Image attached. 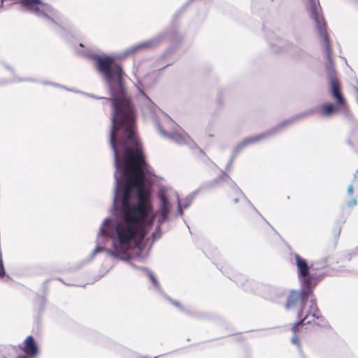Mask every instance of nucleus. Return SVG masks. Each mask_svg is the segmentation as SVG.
I'll list each match as a JSON object with an SVG mask.
<instances>
[{
    "mask_svg": "<svg viewBox=\"0 0 358 358\" xmlns=\"http://www.w3.org/2000/svg\"><path fill=\"white\" fill-rule=\"evenodd\" d=\"M313 288L306 287V290L290 291L287 298L285 308L287 310L296 309L297 317L302 318L304 315V306L308 301L309 296L313 294Z\"/></svg>",
    "mask_w": 358,
    "mask_h": 358,
    "instance_id": "f03ea898",
    "label": "nucleus"
},
{
    "mask_svg": "<svg viewBox=\"0 0 358 358\" xmlns=\"http://www.w3.org/2000/svg\"><path fill=\"white\" fill-rule=\"evenodd\" d=\"M292 343L294 345H296L299 350H301V343L299 340V337L297 335H294V336L292 338Z\"/></svg>",
    "mask_w": 358,
    "mask_h": 358,
    "instance_id": "9b49d317",
    "label": "nucleus"
},
{
    "mask_svg": "<svg viewBox=\"0 0 358 358\" xmlns=\"http://www.w3.org/2000/svg\"><path fill=\"white\" fill-rule=\"evenodd\" d=\"M348 193L351 195L353 193V187L349 186L348 188Z\"/></svg>",
    "mask_w": 358,
    "mask_h": 358,
    "instance_id": "4468645a",
    "label": "nucleus"
},
{
    "mask_svg": "<svg viewBox=\"0 0 358 358\" xmlns=\"http://www.w3.org/2000/svg\"><path fill=\"white\" fill-rule=\"evenodd\" d=\"M20 349L29 357H35L38 354V348L32 336H28L23 341Z\"/></svg>",
    "mask_w": 358,
    "mask_h": 358,
    "instance_id": "6e6552de",
    "label": "nucleus"
},
{
    "mask_svg": "<svg viewBox=\"0 0 358 358\" xmlns=\"http://www.w3.org/2000/svg\"><path fill=\"white\" fill-rule=\"evenodd\" d=\"M355 176L358 178V170L356 171V175H355Z\"/></svg>",
    "mask_w": 358,
    "mask_h": 358,
    "instance_id": "dca6fc26",
    "label": "nucleus"
},
{
    "mask_svg": "<svg viewBox=\"0 0 358 358\" xmlns=\"http://www.w3.org/2000/svg\"><path fill=\"white\" fill-rule=\"evenodd\" d=\"M110 94L112 97L107 99L112 105L110 145L116 165L120 159L117 143L124 150L125 176L121 201L122 218L116 224L113 243L117 252L124 253L152 210L151 191L145 185L149 164L138 148L137 110L134 103L126 92H110Z\"/></svg>",
    "mask_w": 358,
    "mask_h": 358,
    "instance_id": "f257e3e1",
    "label": "nucleus"
},
{
    "mask_svg": "<svg viewBox=\"0 0 358 358\" xmlns=\"http://www.w3.org/2000/svg\"><path fill=\"white\" fill-rule=\"evenodd\" d=\"M4 358H7V357H4Z\"/></svg>",
    "mask_w": 358,
    "mask_h": 358,
    "instance_id": "a211bd4d",
    "label": "nucleus"
},
{
    "mask_svg": "<svg viewBox=\"0 0 358 358\" xmlns=\"http://www.w3.org/2000/svg\"><path fill=\"white\" fill-rule=\"evenodd\" d=\"M345 106V105H339L337 103L336 105H334L331 103L326 102L320 106L318 112L322 116L330 117L334 114L343 110Z\"/></svg>",
    "mask_w": 358,
    "mask_h": 358,
    "instance_id": "1a4fd4ad",
    "label": "nucleus"
},
{
    "mask_svg": "<svg viewBox=\"0 0 358 358\" xmlns=\"http://www.w3.org/2000/svg\"><path fill=\"white\" fill-rule=\"evenodd\" d=\"M152 281H153L154 282H155V278H154V277H152Z\"/></svg>",
    "mask_w": 358,
    "mask_h": 358,
    "instance_id": "f3484780",
    "label": "nucleus"
},
{
    "mask_svg": "<svg viewBox=\"0 0 358 358\" xmlns=\"http://www.w3.org/2000/svg\"><path fill=\"white\" fill-rule=\"evenodd\" d=\"M17 358H31V357H29L27 355H21V356H19Z\"/></svg>",
    "mask_w": 358,
    "mask_h": 358,
    "instance_id": "2eb2a0df",
    "label": "nucleus"
},
{
    "mask_svg": "<svg viewBox=\"0 0 358 358\" xmlns=\"http://www.w3.org/2000/svg\"><path fill=\"white\" fill-rule=\"evenodd\" d=\"M294 259L296 264L301 277L303 278V283L306 287H315L321 278L315 277L313 274L309 275V267L306 261L300 257L299 255L295 254Z\"/></svg>",
    "mask_w": 358,
    "mask_h": 358,
    "instance_id": "39448f33",
    "label": "nucleus"
},
{
    "mask_svg": "<svg viewBox=\"0 0 358 358\" xmlns=\"http://www.w3.org/2000/svg\"><path fill=\"white\" fill-rule=\"evenodd\" d=\"M148 45L146 44H141V45H137L134 47L132 48V50L131 52H134V51H136V50H138L140 49H142V48H147Z\"/></svg>",
    "mask_w": 358,
    "mask_h": 358,
    "instance_id": "f8f14e48",
    "label": "nucleus"
},
{
    "mask_svg": "<svg viewBox=\"0 0 358 358\" xmlns=\"http://www.w3.org/2000/svg\"><path fill=\"white\" fill-rule=\"evenodd\" d=\"M5 275V270L3 264L2 259H0V277H3Z\"/></svg>",
    "mask_w": 358,
    "mask_h": 358,
    "instance_id": "ddd939ff",
    "label": "nucleus"
},
{
    "mask_svg": "<svg viewBox=\"0 0 358 358\" xmlns=\"http://www.w3.org/2000/svg\"><path fill=\"white\" fill-rule=\"evenodd\" d=\"M309 14L316 24L323 38L324 44L326 48L327 54L328 57L330 58L332 54V48L330 45L328 34L326 31V24L323 17L320 15V7L318 3V0H309Z\"/></svg>",
    "mask_w": 358,
    "mask_h": 358,
    "instance_id": "7ed1b4c3",
    "label": "nucleus"
},
{
    "mask_svg": "<svg viewBox=\"0 0 358 358\" xmlns=\"http://www.w3.org/2000/svg\"><path fill=\"white\" fill-rule=\"evenodd\" d=\"M285 126V124L283 123V124H281L280 125H279L278 127H277L275 128H273V129H271L269 131H267L266 132L262 133V134H259V135L255 136L248 137V138H244L234 149L231 161L245 147H247L248 145H252V144H255V143L262 141V139H264V138H267V137L274 134L280 129L282 128Z\"/></svg>",
    "mask_w": 358,
    "mask_h": 358,
    "instance_id": "423d86ee",
    "label": "nucleus"
},
{
    "mask_svg": "<svg viewBox=\"0 0 358 358\" xmlns=\"http://www.w3.org/2000/svg\"><path fill=\"white\" fill-rule=\"evenodd\" d=\"M161 208L159 210V222H164L166 220L170 212V203L166 196L162 195L160 197Z\"/></svg>",
    "mask_w": 358,
    "mask_h": 358,
    "instance_id": "9d476101",
    "label": "nucleus"
},
{
    "mask_svg": "<svg viewBox=\"0 0 358 358\" xmlns=\"http://www.w3.org/2000/svg\"><path fill=\"white\" fill-rule=\"evenodd\" d=\"M329 92L331 97L336 101V103L339 105H345L346 100L342 93L341 85L336 77L334 71L329 73Z\"/></svg>",
    "mask_w": 358,
    "mask_h": 358,
    "instance_id": "0eeeda50",
    "label": "nucleus"
},
{
    "mask_svg": "<svg viewBox=\"0 0 358 358\" xmlns=\"http://www.w3.org/2000/svg\"><path fill=\"white\" fill-rule=\"evenodd\" d=\"M311 315L315 318L313 323L322 327H326L328 326V322L326 319L322 315L320 310H319L315 299H312L310 301V306L308 308V310L306 315H303L302 318H299L300 320L295 323L292 327V332L294 335H296V333L299 330V327L303 326L305 324H311L312 322L310 320H307L308 317Z\"/></svg>",
    "mask_w": 358,
    "mask_h": 358,
    "instance_id": "20e7f679",
    "label": "nucleus"
}]
</instances>
